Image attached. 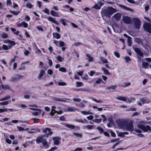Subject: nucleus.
Wrapping results in <instances>:
<instances>
[{
    "label": "nucleus",
    "instance_id": "nucleus-19",
    "mask_svg": "<svg viewBox=\"0 0 151 151\" xmlns=\"http://www.w3.org/2000/svg\"><path fill=\"white\" fill-rule=\"evenodd\" d=\"M45 73V71L43 70H41L40 71V74L38 77V78L40 79L42 77Z\"/></svg>",
    "mask_w": 151,
    "mask_h": 151
},
{
    "label": "nucleus",
    "instance_id": "nucleus-34",
    "mask_svg": "<svg viewBox=\"0 0 151 151\" xmlns=\"http://www.w3.org/2000/svg\"><path fill=\"white\" fill-rule=\"evenodd\" d=\"M131 84L130 82H125L124 83V85L122 86V87L125 88L126 87H127L129 85H130Z\"/></svg>",
    "mask_w": 151,
    "mask_h": 151
},
{
    "label": "nucleus",
    "instance_id": "nucleus-8",
    "mask_svg": "<svg viewBox=\"0 0 151 151\" xmlns=\"http://www.w3.org/2000/svg\"><path fill=\"white\" fill-rule=\"evenodd\" d=\"M125 127L126 128V130L127 131H132L133 130V126L132 123L131 122H129L126 123Z\"/></svg>",
    "mask_w": 151,
    "mask_h": 151
},
{
    "label": "nucleus",
    "instance_id": "nucleus-60",
    "mask_svg": "<svg viewBox=\"0 0 151 151\" xmlns=\"http://www.w3.org/2000/svg\"><path fill=\"white\" fill-rule=\"evenodd\" d=\"M67 111L69 112H73L74 111V108H68L67 109Z\"/></svg>",
    "mask_w": 151,
    "mask_h": 151
},
{
    "label": "nucleus",
    "instance_id": "nucleus-38",
    "mask_svg": "<svg viewBox=\"0 0 151 151\" xmlns=\"http://www.w3.org/2000/svg\"><path fill=\"white\" fill-rule=\"evenodd\" d=\"M73 134L77 137H81L82 136V135L81 133H78L75 132L73 133Z\"/></svg>",
    "mask_w": 151,
    "mask_h": 151
},
{
    "label": "nucleus",
    "instance_id": "nucleus-44",
    "mask_svg": "<svg viewBox=\"0 0 151 151\" xmlns=\"http://www.w3.org/2000/svg\"><path fill=\"white\" fill-rule=\"evenodd\" d=\"M26 6L29 8L31 9L33 7V5L30 3H27L26 4Z\"/></svg>",
    "mask_w": 151,
    "mask_h": 151
},
{
    "label": "nucleus",
    "instance_id": "nucleus-37",
    "mask_svg": "<svg viewBox=\"0 0 151 151\" xmlns=\"http://www.w3.org/2000/svg\"><path fill=\"white\" fill-rule=\"evenodd\" d=\"M93 8L96 9H100L101 8L100 6H98L97 4H96L93 7Z\"/></svg>",
    "mask_w": 151,
    "mask_h": 151
},
{
    "label": "nucleus",
    "instance_id": "nucleus-24",
    "mask_svg": "<svg viewBox=\"0 0 151 151\" xmlns=\"http://www.w3.org/2000/svg\"><path fill=\"white\" fill-rule=\"evenodd\" d=\"M60 22L62 23V24L64 26H65L66 25L65 22H68V21L66 19L63 18L61 19L60 20Z\"/></svg>",
    "mask_w": 151,
    "mask_h": 151
},
{
    "label": "nucleus",
    "instance_id": "nucleus-14",
    "mask_svg": "<svg viewBox=\"0 0 151 151\" xmlns=\"http://www.w3.org/2000/svg\"><path fill=\"white\" fill-rule=\"evenodd\" d=\"M149 63L147 62H143L142 63V67L145 69L149 68Z\"/></svg>",
    "mask_w": 151,
    "mask_h": 151
},
{
    "label": "nucleus",
    "instance_id": "nucleus-42",
    "mask_svg": "<svg viewBox=\"0 0 151 151\" xmlns=\"http://www.w3.org/2000/svg\"><path fill=\"white\" fill-rule=\"evenodd\" d=\"M96 129L99 131L101 133H103L104 132V129L101 127H97Z\"/></svg>",
    "mask_w": 151,
    "mask_h": 151
},
{
    "label": "nucleus",
    "instance_id": "nucleus-41",
    "mask_svg": "<svg viewBox=\"0 0 151 151\" xmlns=\"http://www.w3.org/2000/svg\"><path fill=\"white\" fill-rule=\"evenodd\" d=\"M8 104L9 102L8 101H5L0 103V105L1 106L6 105Z\"/></svg>",
    "mask_w": 151,
    "mask_h": 151
},
{
    "label": "nucleus",
    "instance_id": "nucleus-18",
    "mask_svg": "<svg viewBox=\"0 0 151 151\" xmlns=\"http://www.w3.org/2000/svg\"><path fill=\"white\" fill-rule=\"evenodd\" d=\"M135 40L136 42L138 44H140L141 45H142L143 44V40L140 38H136L135 39Z\"/></svg>",
    "mask_w": 151,
    "mask_h": 151
},
{
    "label": "nucleus",
    "instance_id": "nucleus-3",
    "mask_svg": "<svg viewBox=\"0 0 151 151\" xmlns=\"http://www.w3.org/2000/svg\"><path fill=\"white\" fill-rule=\"evenodd\" d=\"M42 132L44 133H45L43 135V136H45L46 137H48L49 136H51L53 134V132L51 131V129L47 127L43 129Z\"/></svg>",
    "mask_w": 151,
    "mask_h": 151
},
{
    "label": "nucleus",
    "instance_id": "nucleus-49",
    "mask_svg": "<svg viewBox=\"0 0 151 151\" xmlns=\"http://www.w3.org/2000/svg\"><path fill=\"white\" fill-rule=\"evenodd\" d=\"M47 72L48 74L51 75L53 74V71L52 70L49 69L48 70Z\"/></svg>",
    "mask_w": 151,
    "mask_h": 151
},
{
    "label": "nucleus",
    "instance_id": "nucleus-61",
    "mask_svg": "<svg viewBox=\"0 0 151 151\" xmlns=\"http://www.w3.org/2000/svg\"><path fill=\"white\" fill-rule=\"evenodd\" d=\"M60 46L61 47H63L65 45V43L64 42L62 41H60V44H59Z\"/></svg>",
    "mask_w": 151,
    "mask_h": 151
},
{
    "label": "nucleus",
    "instance_id": "nucleus-6",
    "mask_svg": "<svg viewBox=\"0 0 151 151\" xmlns=\"http://www.w3.org/2000/svg\"><path fill=\"white\" fill-rule=\"evenodd\" d=\"M134 24L136 28L139 29L141 25V22L140 20L137 18H134L133 19Z\"/></svg>",
    "mask_w": 151,
    "mask_h": 151
},
{
    "label": "nucleus",
    "instance_id": "nucleus-15",
    "mask_svg": "<svg viewBox=\"0 0 151 151\" xmlns=\"http://www.w3.org/2000/svg\"><path fill=\"white\" fill-rule=\"evenodd\" d=\"M114 18L115 20L117 21H119L120 20L121 15L119 13H117L114 15Z\"/></svg>",
    "mask_w": 151,
    "mask_h": 151
},
{
    "label": "nucleus",
    "instance_id": "nucleus-21",
    "mask_svg": "<svg viewBox=\"0 0 151 151\" xmlns=\"http://www.w3.org/2000/svg\"><path fill=\"white\" fill-rule=\"evenodd\" d=\"M101 69L103 71L104 73L106 75H109L110 74L108 70L106 69L105 68L102 67L101 68Z\"/></svg>",
    "mask_w": 151,
    "mask_h": 151
},
{
    "label": "nucleus",
    "instance_id": "nucleus-48",
    "mask_svg": "<svg viewBox=\"0 0 151 151\" xmlns=\"http://www.w3.org/2000/svg\"><path fill=\"white\" fill-rule=\"evenodd\" d=\"M117 86H109L107 87V89H114L116 88Z\"/></svg>",
    "mask_w": 151,
    "mask_h": 151
},
{
    "label": "nucleus",
    "instance_id": "nucleus-45",
    "mask_svg": "<svg viewBox=\"0 0 151 151\" xmlns=\"http://www.w3.org/2000/svg\"><path fill=\"white\" fill-rule=\"evenodd\" d=\"M32 120H34V123H37L39 122L40 119H39L33 118H32Z\"/></svg>",
    "mask_w": 151,
    "mask_h": 151
},
{
    "label": "nucleus",
    "instance_id": "nucleus-1",
    "mask_svg": "<svg viewBox=\"0 0 151 151\" xmlns=\"http://www.w3.org/2000/svg\"><path fill=\"white\" fill-rule=\"evenodd\" d=\"M116 12V9L111 7H107V9H102L101 13L104 16L110 17L114 12Z\"/></svg>",
    "mask_w": 151,
    "mask_h": 151
},
{
    "label": "nucleus",
    "instance_id": "nucleus-47",
    "mask_svg": "<svg viewBox=\"0 0 151 151\" xmlns=\"http://www.w3.org/2000/svg\"><path fill=\"white\" fill-rule=\"evenodd\" d=\"M114 54L117 58H119L120 57L119 54L116 51L114 52Z\"/></svg>",
    "mask_w": 151,
    "mask_h": 151
},
{
    "label": "nucleus",
    "instance_id": "nucleus-13",
    "mask_svg": "<svg viewBox=\"0 0 151 151\" xmlns=\"http://www.w3.org/2000/svg\"><path fill=\"white\" fill-rule=\"evenodd\" d=\"M140 101L142 102L143 104L145 103H148L149 102V100L146 98L144 97L140 99Z\"/></svg>",
    "mask_w": 151,
    "mask_h": 151
},
{
    "label": "nucleus",
    "instance_id": "nucleus-46",
    "mask_svg": "<svg viewBox=\"0 0 151 151\" xmlns=\"http://www.w3.org/2000/svg\"><path fill=\"white\" fill-rule=\"evenodd\" d=\"M125 59L127 62L131 61V58L128 56L126 57Z\"/></svg>",
    "mask_w": 151,
    "mask_h": 151
},
{
    "label": "nucleus",
    "instance_id": "nucleus-16",
    "mask_svg": "<svg viewBox=\"0 0 151 151\" xmlns=\"http://www.w3.org/2000/svg\"><path fill=\"white\" fill-rule=\"evenodd\" d=\"M52 35L54 37L58 39H59L61 37L60 35L57 32H53Z\"/></svg>",
    "mask_w": 151,
    "mask_h": 151
},
{
    "label": "nucleus",
    "instance_id": "nucleus-58",
    "mask_svg": "<svg viewBox=\"0 0 151 151\" xmlns=\"http://www.w3.org/2000/svg\"><path fill=\"white\" fill-rule=\"evenodd\" d=\"M57 59L58 60L59 62H61L63 60L62 57L60 55H59L57 57Z\"/></svg>",
    "mask_w": 151,
    "mask_h": 151
},
{
    "label": "nucleus",
    "instance_id": "nucleus-32",
    "mask_svg": "<svg viewBox=\"0 0 151 151\" xmlns=\"http://www.w3.org/2000/svg\"><path fill=\"white\" fill-rule=\"evenodd\" d=\"M81 113L82 114L85 115L92 114H93V113L91 112H89L86 111H82Z\"/></svg>",
    "mask_w": 151,
    "mask_h": 151
},
{
    "label": "nucleus",
    "instance_id": "nucleus-62",
    "mask_svg": "<svg viewBox=\"0 0 151 151\" xmlns=\"http://www.w3.org/2000/svg\"><path fill=\"white\" fill-rule=\"evenodd\" d=\"M103 133H104V134L106 136L108 137H110V134H109V133H108V132H104Z\"/></svg>",
    "mask_w": 151,
    "mask_h": 151
},
{
    "label": "nucleus",
    "instance_id": "nucleus-55",
    "mask_svg": "<svg viewBox=\"0 0 151 151\" xmlns=\"http://www.w3.org/2000/svg\"><path fill=\"white\" fill-rule=\"evenodd\" d=\"M46 14H49V10L47 8H45L44 10L43 11Z\"/></svg>",
    "mask_w": 151,
    "mask_h": 151
},
{
    "label": "nucleus",
    "instance_id": "nucleus-23",
    "mask_svg": "<svg viewBox=\"0 0 151 151\" xmlns=\"http://www.w3.org/2000/svg\"><path fill=\"white\" fill-rule=\"evenodd\" d=\"M2 87L3 89L5 90H6L7 89L10 90V86L8 85H2Z\"/></svg>",
    "mask_w": 151,
    "mask_h": 151
},
{
    "label": "nucleus",
    "instance_id": "nucleus-54",
    "mask_svg": "<svg viewBox=\"0 0 151 151\" xmlns=\"http://www.w3.org/2000/svg\"><path fill=\"white\" fill-rule=\"evenodd\" d=\"M96 42L97 43V44H101L102 45V41L100 40L99 39H97L96 40Z\"/></svg>",
    "mask_w": 151,
    "mask_h": 151
},
{
    "label": "nucleus",
    "instance_id": "nucleus-57",
    "mask_svg": "<svg viewBox=\"0 0 151 151\" xmlns=\"http://www.w3.org/2000/svg\"><path fill=\"white\" fill-rule=\"evenodd\" d=\"M17 129L19 131H22L24 130V129L21 127H17Z\"/></svg>",
    "mask_w": 151,
    "mask_h": 151
},
{
    "label": "nucleus",
    "instance_id": "nucleus-20",
    "mask_svg": "<svg viewBox=\"0 0 151 151\" xmlns=\"http://www.w3.org/2000/svg\"><path fill=\"white\" fill-rule=\"evenodd\" d=\"M50 14L53 16L58 17L59 15L57 12H55L53 10L50 11Z\"/></svg>",
    "mask_w": 151,
    "mask_h": 151
},
{
    "label": "nucleus",
    "instance_id": "nucleus-28",
    "mask_svg": "<svg viewBox=\"0 0 151 151\" xmlns=\"http://www.w3.org/2000/svg\"><path fill=\"white\" fill-rule=\"evenodd\" d=\"M102 120V119H95L93 120V121L96 123H100L101 122Z\"/></svg>",
    "mask_w": 151,
    "mask_h": 151
},
{
    "label": "nucleus",
    "instance_id": "nucleus-50",
    "mask_svg": "<svg viewBox=\"0 0 151 151\" xmlns=\"http://www.w3.org/2000/svg\"><path fill=\"white\" fill-rule=\"evenodd\" d=\"M8 111V109L7 108H4V109H1L0 108V113L4 112H6Z\"/></svg>",
    "mask_w": 151,
    "mask_h": 151
},
{
    "label": "nucleus",
    "instance_id": "nucleus-26",
    "mask_svg": "<svg viewBox=\"0 0 151 151\" xmlns=\"http://www.w3.org/2000/svg\"><path fill=\"white\" fill-rule=\"evenodd\" d=\"M119 6L120 7L123 8L124 9L127 10L131 11L132 10L131 9L125 6L120 4L119 5Z\"/></svg>",
    "mask_w": 151,
    "mask_h": 151
},
{
    "label": "nucleus",
    "instance_id": "nucleus-53",
    "mask_svg": "<svg viewBox=\"0 0 151 151\" xmlns=\"http://www.w3.org/2000/svg\"><path fill=\"white\" fill-rule=\"evenodd\" d=\"M2 37L3 38H6L8 37V35L4 33L2 35Z\"/></svg>",
    "mask_w": 151,
    "mask_h": 151
},
{
    "label": "nucleus",
    "instance_id": "nucleus-30",
    "mask_svg": "<svg viewBox=\"0 0 151 151\" xmlns=\"http://www.w3.org/2000/svg\"><path fill=\"white\" fill-rule=\"evenodd\" d=\"M76 86L77 87H80L82 86V85H83V83L81 82L76 81Z\"/></svg>",
    "mask_w": 151,
    "mask_h": 151
},
{
    "label": "nucleus",
    "instance_id": "nucleus-40",
    "mask_svg": "<svg viewBox=\"0 0 151 151\" xmlns=\"http://www.w3.org/2000/svg\"><path fill=\"white\" fill-rule=\"evenodd\" d=\"M8 42L10 44L12 45L13 46H14L16 45L15 42L14 41H12L10 40H8Z\"/></svg>",
    "mask_w": 151,
    "mask_h": 151
},
{
    "label": "nucleus",
    "instance_id": "nucleus-10",
    "mask_svg": "<svg viewBox=\"0 0 151 151\" xmlns=\"http://www.w3.org/2000/svg\"><path fill=\"white\" fill-rule=\"evenodd\" d=\"M44 137H45V136H43V135L38 136L36 139L37 143L40 144L42 142H43L44 141H45V139H43Z\"/></svg>",
    "mask_w": 151,
    "mask_h": 151
},
{
    "label": "nucleus",
    "instance_id": "nucleus-12",
    "mask_svg": "<svg viewBox=\"0 0 151 151\" xmlns=\"http://www.w3.org/2000/svg\"><path fill=\"white\" fill-rule=\"evenodd\" d=\"M47 19L48 21L55 23L56 25L59 24V23L52 17H49Z\"/></svg>",
    "mask_w": 151,
    "mask_h": 151
},
{
    "label": "nucleus",
    "instance_id": "nucleus-4",
    "mask_svg": "<svg viewBox=\"0 0 151 151\" xmlns=\"http://www.w3.org/2000/svg\"><path fill=\"white\" fill-rule=\"evenodd\" d=\"M116 123L119 127L124 128L125 127L127 121L123 119H119L116 120Z\"/></svg>",
    "mask_w": 151,
    "mask_h": 151
},
{
    "label": "nucleus",
    "instance_id": "nucleus-35",
    "mask_svg": "<svg viewBox=\"0 0 151 151\" xmlns=\"http://www.w3.org/2000/svg\"><path fill=\"white\" fill-rule=\"evenodd\" d=\"M59 70L62 72H66V69L64 67H60L59 69Z\"/></svg>",
    "mask_w": 151,
    "mask_h": 151
},
{
    "label": "nucleus",
    "instance_id": "nucleus-43",
    "mask_svg": "<svg viewBox=\"0 0 151 151\" xmlns=\"http://www.w3.org/2000/svg\"><path fill=\"white\" fill-rule=\"evenodd\" d=\"M3 49L5 50H7L10 48H8L7 46L5 45H3L2 46Z\"/></svg>",
    "mask_w": 151,
    "mask_h": 151
},
{
    "label": "nucleus",
    "instance_id": "nucleus-33",
    "mask_svg": "<svg viewBox=\"0 0 151 151\" xmlns=\"http://www.w3.org/2000/svg\"><path fill=\"white\" fill-rule=\"evenodd\" d=\"M101 60L104 63H108L107 60L103 57H101L100 58Z\"/></svg>",
    "mask_w": 151,
    "mask_h": 151
},
{
    "label": "nucleus",
    "instance_id": "nucleus-17",
    "mask_svg": "<svg viewBox=\"0 0 151 151\" xmlns=\"http://www.w3.org/2000/svg\"><path fill=\"white\" fill-rule=\"evenodd\" d=\"M64 125L66 127H68L70 129H74L75 128V127L73 125L65 123Z\"/></svg>",
    "mask_w": 151,
    "mask_h": 151
},
{
    "label": "nucleus",
    "instance_id": "nucleus-11",
    "mask_svg": "<svg viewBox=\"0 0 151 151\" xmlns=\"http://www.w3.org/2000/svg\"><path fill=\"white\" fill-rule=\"evenodd\" d=\"M52 139L54 141V143L55 145H58L59 144V141L60 140V137H54L52 138Z\"/></svg>",
    "mask_w": 151,
    "mask_h": 151
},
{
    "label": "nucleus",
    "instance_id": "nucleus-51",
    "mask_svg": "<svg viewBox=\"0 0 151 151\" xmlns=\"http://www.w3.org/2000/svg\"><path fill=\"white\" fill-rule=\"evenodd\" d=\"M22 26H23L24 28H27L28 27V24L27 23L24 22H22Z\"/></svg>",
    "mask_w": 151,
    "mask_h": 151
},
{
    "label": "nucleus",
    "instance_id": "nucleus-7",
    "mask_svg": "<svg viewBox=\"0 0 151 151\" xmlns=\"http://www.w3.org/2000/svg\"><path fill=\"white\" fill-rule=\"evenodd\" d=\"M144 29L146 32L151 33V24L148 23H145L143 25Z\"/></svg>",
    "mask_w": 151,
    "mask_h": 151
},
{
    "label": "nucleus",
    "instance_id": "nucleus-31",
    "mask_svg": "<svg viewBox=\"0 0 151 151\" xmlns=\"http://www.w3.org/2000/svg\"><path fill=\"white\" fill-rule=\"evenodd\" d=\"M9 12L13 14L14 15H17L20 12V11H19L16 12V11H12V10L10 11Z\"/></svg>",
    "mask_w": 151,
    "mask_h": 151
},
{
    "label": "nucleus",
    "instance_id": "nucleus-52",
    "mask_svg": "<svg viewBox=\"0 0 151 151\" xmlns=\"http://www.w3.org/2000/svg\"><path fill=\"white\" fill-rule=\"evenodd\" d=\"M37 28L38 30H40L42 32H44V30L42 27H41V26H38L37 27Z\"/></svg>",
    "mask_w": 151,
    "mask_h": 151
},
{
    "label": "nucleus",
    "instance_id": "nucleus-36",
    "mask_svg": "<svg viewBox=\"0 0 151 151\" xmlns=\"http://www.w3.org/2000/svg\"><path fill=\"white\" fill-rule=\"evenodd\" d=\"M42 144L45 147H48L49 146L47 142L46 139H45V141H44L42 142Z\"/></svg>",
    "mask_w": 151,
    "mask_h": 151
},
{
    "label": "nucleus",
    "instance_id": "nucleus-22",
    "mask_svg": "<svg viewBox=\"0 0 151 151\" xmlns=\"http://www.w3.org/2000/svg\"><path fill=\"white\" fill-rule=\"evenodd\" d=\"M116 99L119 100H121L124 101H125L127 100V99L126 97L123 96H119L116 98Z\"/></svg>",
    "mask_w": 151,
    "mask_h": 151
},
{
    "label": "nucleus",
    "instance_id": "nucleus-2",
    "mask_svg": "<svg viewBox=\"0 0 151 151\" xmlns=\"http://www.w3.org/2000/svg\"><path fill=\"white\" fill-rule=\"evenodd\" d=\"M137 47V45H133L132 46V48L134 52L139 55L138 56L137 58L138 60L140 61L142 59L141 57H143L144 56L143 53L140 49Z\"/></svg>",
    "mask_w": 151,
    "mask_h": 151
},
{
    "label": "nucleus",
    "instance_id": "nucleus-39",
    "mask_svg": "<svg viewBox=\"0 0 151 151\" xmlns=\"http://www.w3.org/2000/svg\"><path fill=\"white\" fill-rule=\"evenodd\" d=\"M58 85L60 86H65L67 85V83L65 82H59Z\"/></svg>",
    "mask_w": 151,
    "mask_h": 151
},
{
    "label": "nucleus",
    "instance_id": "nucleus-63",
    "mask_svg": "<svg viewBox=\"0 0 151 151\" xmlns=\"http://www.w3.org/2000/svg\"><path fill=\"white\" fill-rule=\"evenodd\" d=\"M5 141L7 143L9 144H11L12 142V141L9 138L6 139L5 140Z\"/></svg>",
    "mask_w": 151,
    "mask_h": 151
},
{
    "label": "nucleus",
    "instance_id": "nucleus-64",
    "mask_svg": "<svg viewBox=\"0 0 151 151\" xmlns=\"http://www.w3.org/2000/svg\"><path fill=\"white\" fill-rule=\"evenodd\" d=\"M57 149V147H53L51 148L48 150V151H54V150Z\"/></svg>",
    "mask_w": 151,
    "mask_h": 151
},
{
    "label": "nucleus",
    "instance_id": "nucleus-9",
    "mask_svg": "<svg viewBox=\"0 0 151 151\" xmlns=\"http://www.w3.org/2000/svg\"><path fill=\"white\" fill-rule=\"evenodd\" d=\"M123 20L124 23L127 24H130L132 21L131 18L127 16H124L123 18Z\"/></svg>",
    "mask_w": 151,
    "mask_h": 151
},
{
    "label": "nucleus",
    "instance_id": "nucleus-5",
    "mask_svg": "<svg viewBox=\"0 0 151 151\" xmlns=\"http://www.w3.org/2000/svg\"><path fill=\"white\" fill-rule=\"evenodd\" d=\"M138 127L142 129L144 132H147L148 130L151 131V127L148 125H146L145 126L144 125L139 124Z\"/></svg>",
    "mask_w": 151,
    "mask_h": 151
},
{
    "label": "nucleus",
    "instance_id": "nucleus-25",
    "mask_svg": "<svg viewBox=\"0 0 151 151\" xmlns=\"http://www.w3.org/2000/svg\"><path fill=\"white\" fill-rule=\"evenodd\" d=\"M52 100L55 101H64V100L61 99L60 98H56V97H53L52 98Z\"/></svg>",
    "mask_w": 151,
    "mask_h": 151
},
{
    "label": "nucleus",
    "instance_id": "nucleus-56",
    "mask_svg": "<svg viewBox=\"0 0 151 151\" xmlns=\"http://www.w3.org/2000/svg\"><path fill=\"white\" fill-rule=\"evenodd\" d=\"M30 130H35L38 132H41V130L38 128H37L36 129H35L34 128H32L30 129Z\"/></svg>",
    "mask_w": 151,
    "mask_h": 151
},
{
    "label": "nucleus",
    "instance_id": "nucleus-29",
    "mask_svg": "<svg viewBox=\"0 0 151 151\" xmlns=\"http://www.w3.org/2000/svg\"><path fill=\"white\" fill-rule=\"evenodd\" d=\"M101 82L103 83H105L100 78H99L96 81L95 83L97 84H100Z\"/></svg>",
    "mask_w": 151,
    "mask_h": 151
},
{
    "label": "nucleus",
    "instance_id": "nucleus-27",
    "mask_svg": "<svg viewBox=\"0 0 151 151\" xmlns=\"http://www.w3.org/2000/svg\"><path fill=\"white\" fill-rule=\"evenodd\" d=\"M86 56L88 58V60L89 62H91L93 61V58L92 57L90 56L89 54H87Z\"/></svg>",
    "mask_w": 151,
    "mask_h": 151
},
{
    "label": "nucleus",
    "instance_id": "nucleus-59",
    "mask_svg": "<svg viewBox=\"0 0 151 151\" xmlns=\"http://www.w3.org/2000/svg\"><path fill=\"white\" fill-rule=\"evenodd\" d=\"M17 80V79L15 77H12L11 78L10 81L11 82H14L16 81Z\"/></svg>",
    "mask_w": 151,
    "mask_h": 151
}]
</instances>
